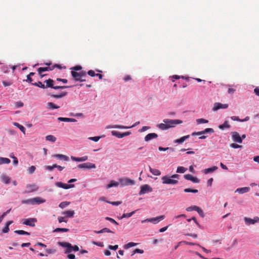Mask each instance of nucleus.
<instances>
[{
    "mask_svg": "<svg viewBox=\"0 0 259 259\" xmlns=\"http://www.w3.org/2000/svg\"><path fill=\"white\" fill-rule=\"evenodd\" d=\"M71 75L73 79L75 81H85V79L83 78L86 76L85 71H82L77 72L74 71H71Z\"/></svg>",
    "mask_w": 259,
    "mask_h": 259,
    "instance_id": "f257e3e1",
    "label": "nucleus"
},
{
    "mask_svg": "<svg viewBox=\"0 0 259 259\" xmlns=\"http://www.w3.org/2000/svg\"><path fill=\"white\" fill-rule=\"evenodd\" d=\"M76 118H65V117H59L58 120L61 121L65 122H76L77 120L83 118V114H72Z\"/></svg>",
    "mask_w": 259,
    "mask_h": 259,
    "instance_id": "f03ea898",
    "label": "nucleus"
},
{
    "mask_svg": "<svg viewBox=\"0 0 259 259\" xmlns=\"http://www.w3.org/2000/svg\"><path fill=\"white\" fill-rule=\"evenodd\" d=\"M163 122L166 123L169 128L175 127L177 124L183 123V121L180 119H165L163 120Z\"/></svg>",
    "mask_w": 259,
    "mask_h": 259,
    "instance_id": "7ed1b4c3",
    "label": "nucleus"
},
{
    "mask_svg": "<svg viewBox=\"0 0 259 259\" xmlns=\"http://www.w3.org/2000/svg\"><path fill=\"white\" fill-rule=\"evenodd\" d=\"M162 183L163 184L176 185L178 183V181L172 179L169 176H165L161 178Z\"/></svg>",
    "mask_w": 259,
    "mask_h": 259,
    "instance_id": "20e7f679",
    "label": "nucleus"
},
{
    "mask_svg": "<svg viewBox=\"0 0 259 259\" xmlns=\"http://www.w3.org/2000/svg\"><path fill=\"white\" fill-rule=\"evenodd\" d=\"M58 244L66 248L65 253H69L72 251L73 246L71 244L66 242H58Z\"/></svg>",
    "mask_w": 259,
    "mask_h": 259,
    "instance_id": "39448f33",
    "label": "nucleus"
},
{
    "mask_svg": "<svg viewBox=\"0 0 259 259\" xmlns=\"http://www.w3.org/2000/svg\"><path fill=\"white\" fill-rule=\"evenodd\" d=\"M135 181L128 178H123L119 180V184L122 187L133 185L135 184Z\"/></svg>",
    "mask_w": 259,
    "mask_h": 259,
    "instance_id": "423d86ee",
    "label": "nucleus"
},
{
    "mask_svg": "<svg viewBox=\"0 0 259 259\" xmlns=\"http://www.w3.org/2000/svg\"><path fill=\"white\" fill-rule=\"evenodd\" d=\"M77 168L79 169H92L96 168V166L94 163L87 162L78 164Z\"/></svg>",
    "mask_w": 259,
    "mask_h": 259,
    "instance_id": "0eeeda50",
    "label": "nucleus"
},
{
    "mask_svg": "<svg viewBox=\"0 0 259 259\" xmlns=\"http://www.w3.org/2000/svg\"><path fill=\"white\" fill-rule=\"evenodd\" d=\"M56 67L60 68L59 65L56 64L55 65L53 66L52 67H39L38 68L37 71H38V73L40 75V77L42 78V77H44L45 75V74H41V73L43 72L49 71V70H52Z\"/></svg>",
    "mask_w": 259,
    "mask_h": 259,
    "instance_id": "6e6552de",
    "label": "nucleus"
},
{
    "mask_svg": "<svg viewBox=\"0 0 259 259\" xmlns=\"http://www.w3.org/2000/svg\"><path fill=\"white\" fill-rule=\"evenodd\" d=\"M140 124V121L136 122L135 123H134L133 125L130 126H125L123 125H109L107 126V128H122V129H127L132 128L134 127H135L137 125Z\"/></svg>",
    "mask_w": 259,
    "mask_h": 259,
    "instance_id": "1a4fd4ad",
    "label": "nucleus"
},
{
    "mask_svg": "<svg viewBox=\"0 0 259 259\" xmlns=\"http://www.w3.org/2000/svg\"><path fill=\"white\" fill-rule=\"evenodd\" d=\"M36 222L37 220L35 218H29L22 220L23 224L30 227H34L35 223Z\"/></svg>",
    "mask_w": 259,
    "mask_h": 259,
    "instance_id": "9d476101",
    "label": "nucleus"
},
{
    "mask_svg": "<svg viewBox=\"0 0 259 259\" xmlns=\"http://www.w3.org/2000/svg\"><path fill=\"white\" fill-rule=\"evenodd\" d=\"M152 190V188L149 185L145 184L141 187V190L140 191L139 194L141 195L148 192H151Z\"/></svg>",
    "mask_w": 259,
    "mask_h": 259,
    "instance_id": "9b49d317",
    "label": "nucleus"
},
{
    "mask_svg": "<svg viewBox=\"0 0 259 259\" xmlns=\"http://www.w3.org/2000/svg\"><path fill=\"white\" fill-rule=\"evenodd\" d=\"M112 135L118 138H122L124 137L130 135L131 133L130 132H127L123 133H120L119 132L115 131H112L111 132Z\"/></svg>",
    "mask_w": 259,
    "mask_h": 259,
    "instance_id": "f8f14e48",
    "label": "nucleus"
},
{
    "mask_svg": "<svg viewBox=\"0 0 259 259\" xmlns=\"http://www.w3.org/2000/svg\"><path fill=\"white\" fill-rule=\"evenodd\" d=\"M244 220L246 224L248 225L254 224L255 223L259 222V218L257 217H255L253 219L245 217Z\"/></svg>",
    "mask_w": 259,
    "mask_h": 259,
    "instance_id": "ddd939ff",
    "label": "nucleus"
},
{
    "mask_svg": "<svg viewBox=\"0 0 259 259\" xmlns=\"http://www.w3.org/2000/svg\"><path fill=\"white\" fill-rule=\"evenodd\" d=\"M56 186L58 187L63 188L64 189H68L69 188H72L74 187V184H64L62 182H57L56 183Z\"/></svg>",
    "mask_w": 259,
    "mask_h": 259,
    "instance_id": "4468645a",
    "label": "nucleus"
},
{
    "mask_svg": "<svg viewBox=\"0 0 259 259\" xmlns=\"http://www.w3.org/2000/svg\"><path fill=\"white\" fill-rule=\"evenodd\" d=\"M232 136L233 140L237 143H242V138H241L240 135L236 132H234L232 133Z\"/></svg>",
    "mask_w": 259,
    "mask_h": 259,
    "instance_id": "2eb2a0df",
    "label": "nucleus"
},
{
    "mask_svg": "<svg viewBox=\"0 0 259 259\" xmlns=\"http://www.w3.org/2000/svg\"><path fill=\"white\" fill-rule=\"evenodd\" d=\"M26 188L28 190L26 191V193H29L34 191H36L38 189V187L34 184H28L26 186Z\"/></svg>",
    "mask_w": 259,
    "mask_h": 259,
    "instance_id": "dca6fc26",
    "label": "nucleus"
},
{
    "mask_svg": "<svg viewBox=\"0 0 259 259\" xmlns=\"http://www.w3.org/2000/svg\"><path fill=\"white\" fill-rule=\"evenodd\" d=\"M184 178L187 180L191 181L194 183H198L200 182V180L196 177H194L190 174H186L184 176Z\"/></svg>",
    "mask_w": 259,
    "mask_h": 259,
    "instance_id": "f3484780",
    "label": "nucleus"
},
{
    "mask_svg": "<svg viewBox=\"0 0 259 259\" xmlns=\"http://www.w3.org/2000/svg\"><path fill=\"white\" fill-rule=\"evenodd\" d=\"M228 107V105L227 104H222L220 103H215L214 104L213 107V111H215L220 109H225L227 108Z\"/></svg>",
    "mask_w": 259,
    "mask_h": 259,
    "instance_id": "a211bd4d",
    "label": "nucleus"
},
{
    "mask_svg": "<svg viewBox=\"0 0 259 259\" xmlns=\"http://www.w3.org/2000/svg\"><path fill=\"white\" fill-rule=\"evenodd\" d=\"M165 218L164 215H161L156 218H148L149 222L152 223L154 224L158 223L159 221L163 220Z\"/></svg>",
    "mask_w": 259,
    "mask_h": 259,
    "instance_id": "6ab92c4d",
    "label": "nucleus"
},
{
    "mask_svg": "<svg viewBox=\"0 0 259 259\" xmlns=\"http://www.w3.org/2000/svg\"><path fill=\"white\" fill-rule=\"evenodd\" d=\"M158 137V135L156 133H150L147 135L145 138L144 140L146 142H148L153 139H156Z\"/></svg>",
    "mask_w": 259,
    "mask_h": 259,
    "instance_id": "aec40b11",
    "label": "nucleus"
},
{
    "mask_svg": "<svg viewBox=\"0 0 259 259\" xmlns=\"http://www.w3.org/2000/svg\"><path fill=\"white\" fill-rule=\"evenodd\" d=\"M33 205L39 204L44 203L46 200L41 198L39 197H36L32 198Z\"/></svg>",
    "mask_w": 259,
    "mask_h": 259,
    "instance_id": "412c9836",
    "label": "nucleus"
},
{
    "mask_svg": "<svg viewBox=\"0 0 259 259\" xmlns=\"http://www.w3.org/2000/svg\"><path fill=\"white\" fill-rule=\"evenodd\" d=\"M71 158L72 160L75 161L82 162V161H86L88 159V157L87 156H83L81 157H75L72 156L71 157Z\"/></svg>",
    "mask_w": 259,
    "mask_h": 259,
    "instance_id": "4be33fe9",
    "label": "nucleus"
},
{
    "mask_svg": "<svg viewBox=\"0 0 259 259\" xmlns=\"http://www.w3.org/2000/svg\"><path fill=\"white\" fill-rule=\"evenodd\" d=\"M1 181L6 184H8L10 183V178L4 174L1 176Z\"/></svg>",
    "mask_w": 259,
    "mask_h": 259,
    "instance_id": "5701e85b",
    "label": "nucleus"
},
{
    "mask_svg": "<svg viewBox=\"0 0 259 259\" xmlns=\"http://www.w3.org/2000/svg\"><path fill=\"white\" fill-rule=\"evenodd\" d=\"M250 190V188L245 187L242 188H239L237 189L236 190V192H238L240 194H243L246 192H248Z\"/></svg>",
    "mask_w": 259,
    "mask_h": 259,
    "instance_id": "b1692460",
    "label": "nucleus"
},
{
    "mask_svg": "<svg viewBox=\"0 0 259 259\" xmlns=\"http://www.w3.org/2000/svg\"><path fill=\"white\" fill-rule=\"evenodd\" d=\"M53 156L64 161H68L69 160V157L63 154H57L54 155Z\"/></svg>",
    "mask_w": 259,
    "mask_h": 259,
    "instance_id": "393cba45",
    "label": "nucleus"
},
{
    "mask_svg": "<svg viewBox=\"0 0 259 259\" xmlns=\"http://www.w3.org/2000/svg\"><path fill=\"white\" fill-rule=\"evenodd\" d=\"M218 167L217 166H212L211 167L206 168V169H204L203 170V172L205 174H207L208 173L213 172V171H214L215 170L218 169Z\"/></svg>",
    "mask_w": 259,
    "mask_h": 259,
    "instance_id": "a878e982",
    "label": "nucleus"
},
{
    "mask_svg": "<svg viewBox=\"0 0 259 259\" xmlns=\"http://www.w3.org/2000/svg\"><path fill=\"white\" fill-rule=\"evenodd\" d=\"M189 137H190L189 135L185 136L184 137H181L180 139L175 140L174 141V143L181 144V143H183L186 140L189 138Z\"/></svg>",
    "mask_w": 259,
    "mask_h": 259,
    "instance_id": "bb28decb",
    "label": "nucleus"
},
{
    "mask_svg": "<svg viewBox=\"0 0 259 259\" xmlns=\"http://www.w3.org/2000/svg\"><path fill=\"white\" fill-rule=\"evenodd\" d=\"M13 223V221H8L6 224L5 227L3 228L2 230V232L3 233H7L9 232L10 229H9V226Z\"/></svg>",
    "mask_w": 259,
    "mask_h": 259,
    "instance_id": "cd10ccee",
    "label": "nucleus"
},
{
    "mask_svg": "<svg viewBox=\"0 0 259 259\" xmlns=\"http://www.w3.org/2000/svg\"><path fill=\"white\" fill-rule=\"evenodd\" d=\"M214 132V131L212 128H206L203 131H200L201 135L206 134H211Z\"/></svg>",
    "mask_w": 259,
    "mask_h": 259,
    "instance_id": "c85d7f7f",
    "label": "nucleus"
},
{
    "mask_svg": "<svg viewBox=\"0 0 259 259\" xmlns=\"http://www.w3.org/2000/svg\"><path fill=\"white\" fill-rule=\"evenodd\" d=\"M230 127V125H229L228 121L226 120L224 123L222 124H220L219 126V128L221 130H224L225 128H229Z\"/></svg>",
    "mask_w": 259,
    "mask_h": 259,
    "instance_id": "c756f323",
    "label": "nucleus"
},
{
    "mask_svg": "<svg viewBox=\"0 0 259 259\" xmlns=\"http://www.w3.org/2000/svg\"><path fill=\"white\" fill-rule=\"evenodd\" d=\"M45 82H46V85H45L46 88H53V87L54 86V81L53 79H49L48 80H46L45 81Z\"/></svg>",
    "mask_w": 259,
    "mask_h": 259,
    "instance_id": "7c9ffc66",
    "label": "nucleus"
},
{
    "mask_svg": "<svg viewBox=\"0 0 259 259\" xmlns=\"http://www.w3.org/2000/svg\"><path fill=\"white\" fill-rule=\"evenodd\" d=\"M94 232L95 233H97V234H101V233H105V232L114 233V232L113 231H112L109 229L107 228H103L100 231H95Z\"/></svg>",
    "mask_w": 259,
    "mask_h": 259,
    "instance_id": "2f4dec72",
    "label": "nucleus"
},
{
    "mask_svg": "<svg viewBox=\"0 0 259 259\" xmlns=\"http://www.w3.org/2000/svg\"><path fill=\"white\" fill-rule=\"evenodd\" d=\"M150 171L154 176H160L161 175V172L157 169H153L150 166H149Z\"/></svg>",
    "mask_w": 259,
    "mask_h": 259,
    "instance_id": "473e14b6",
    "label": "nucleus"
},
{
    "mask_svg": "<svg viewBox=\"0 0 259 259\" xmlns=\"http://www.w3.org/2000/svg\"><path fill=\"white\" fill-rule=\"evenodd\" d=\"M63 214H65L67 217L72 218L74 214V211L73 210H67L62 212Z\"/></svg>",
    "mask_w": 259,
    "mask_h": 259,
    "instance_id": "72a5a7b5",
    "label": "nucleus"
},
{
    "mask_svg": "<svg viewBox=\"0 0 259 259\" xmlns=\"http://www.w3.org/2000/svg\"><path fill=\"white\" fill-rule=\"evenodd\" d=\"M157 126L161 130H166L169 128V126H167L165 123L158 124Z\"/></svg>",
    "mask_w": 259,
    "mask_h": 259,
    "instance_id": "f704fd0d",
    "label": "nucleus"
},
{
    "mask_svg": "<svg viewBox=\"0 0 259 259\" xmlns=\"http://www.w3.org/2000/svg\"><path fill=\"white\" fill-rule=\"evenodd\" d=\"M11 160L8 158H4L0 157V165L2 164H9Z\"/></svg>",
    "mask_w": 259,
    "mask_h": 259,
    "instance_id": "c9c22d12",
    "label": "nucleus"
},
{
    "mask_svg": "<svg viewBox=\"0 0 259 259\" xmlns=\"http://www.w3.org/2000/svg\"><path fill=\"white\" fill-rule=\"evenodd\" d=\"M67 94V92H62L60 94H58V95H53V94L51 95V96L54 97L55 98L59 99V98H62V97L65 96Z\"/></svg>",
    "mask_w": 259,
    "mask_h": 259,
    "instance_id": "e433bc0d",
    "label": "nucleus"
},
{
    "mask_svg": "<svg viewBox=\"0 0 259 259\" xmlns=\"http://www.w3.org/2000/svg\"><path fill=\"white\" fill-rule=\"evenodd\" d=\"M231 119L233 120H236V121H238L243 122V121H248L249 119V117L248 116H246L245 118H244L243 119H240L237 116H232V117H231Z\"/></svg>",
    "mask_w": 259,
    "mask_h": 259,
    "instance_id": "4c0bfd02",
    "label": "nucleus"
},
{
    "mask_svg": "<svg viewBox=\"0 0 259 259\" xmlns=\"http://www.w3.org/2000/svg\"><path fill=\"white\" fill-rule=\"evenodd\" d=\"M13 125L18 127L24 134H25V128L23 126L17 122H14Z\"/></svg>",
    "mask_w": 259,
    "mask_h": 259,
    "instance_id": "58836bf2",
    "label": "nucleus"
},
{
    "mask_svg": "<svg viewBox=\"0 0 259 259\" xmlns=\"http://www.w3.org/2000/svg\"><path fill=\"white\" fill-rule=\"evenodd\" d=\"M105 135H102L101 136H97V137H89L88 139L90 140L94 141L95 142H98L101 138L105 137Z\"/></svg>",
    "mask_w": 259,
    "mask_h": 259,
    "instance_id": "ea45409f",
    "label": "nucleus"
},
{
    "mask_svg": "<svg viewBox=\"0 0 259 259\" xmlns=\"http://www.w3.org/2000/svg\"><path fill=\"white\" fill-rule=\"evenodd\" d=\"M46 140L47 141H51L52 142H55L57 139L53 135H48L46 137Z\"/></svg>",
    "mask_w": 259,
    "mask_h": 259,
    "instance_id": "a19ab883",
    "label": "nucleus"
},
{
    "mask_svg": "<svg viewBox=\"0 0 259 259\" xmlns=\"http://www.w3.org/2000/svg\"><path fill=\"white\" fill-rule=\"evenodd\" d=\"M119 182H116L113 181H111V182L107 186V188H110L112 187H117L119 185Z\"/></svg>",
    "mask_w": 259,
    "mask_h": 259,
    "instance_id": "79ce46f5",
    "label": "nucleus"
},
{
    "mask_svg": "<svg viewBox=\"0 0 259 259\" xmlns=\"http://www.w3.org/2000/svg\"><path fill=\"white\" fill-rule=\"evenodd\" d=\"M69 231V229L67 228H57L53 230V232H67Z\"/></svg>",
    "mask_w": 259,
    "mask_h": 259,
    "instance_id": "37998d69",
    "label": "nucleus"
},
{
    "mask_svg": "<svg viewBox=\"0 0 259 259\" xmlns=\"http://www.w3.org/2000/svg\"><path fill=\"white\" fill-rule=\"evenodd\" d=\"M14 233L19 235H30V233L23 230H16L14 231Z\"/></svg>",
    "mask_w": 259,
    "mask_h": 259,
    "instance_id": "c03bdc74",
    "label": "nucleus"
},
{
    "mask_svg": "<svg viewBox=\"0 0 259 259\" xmlns=\"http://www.w3.org/2000/svg\"><path fill=\"white\" fill-rule=\"evenodd\" d=\"M158 150L160 151H165L166 150H169L171 152H173L175 151L174 149L172 148H169V147L163 148L162 147H159Z\"/></svg>",
    "mask_w": 259,
    "mask_h": 259,
    "instance_id": "a18cd8bd",
    "label": "nucleus"
},
{
    "mask_svg": "<svg viewBox=\"0 0 259 259\" xmlns=\"http://www.w3.org/2000/svg\"><path fill=\"white\" fill-rule=\"evenodd\" d=\"M187 169L183 166H179L177 169V172L178 173H184Z\"/></svg>",
    "mask_w": 259,
    "mask_h": 259,
    "instance_id": "49530a36",
    "label": "nucleus"
},
{
    "mask_svg": "<svg viewBox=\"0 0 259 259\" xmlns=\"http://www.w3.org/2000/svg\"><path fill=\"white\" fill-rule=\"evenodd\" d=\"M135 213V211H133L130 213H123L121 217V219L125 218H130L132 217Z\"/></svg>",
    "mask_w": 259,
    "mask_h": 259,
    "instance_id": "de8ad7c7",
    "label": "nucleus"
},
{
    "mask_svg": "<svg viewBox=\"0 0 259 259\" xmlns=\"http://www.w3.org/2000/svg\"><path fill=\"white\" fill-rule=\"evenodd\" d=\"M137 245V243L134 242H129L127 244H126L124 245V248L125 249H128L130 247L135 246Z\"/></svg>",
    "mask_w": 259,
    "mask_h": 259,
    "instance_id": "09e8293b",
    "label": "nucleus"
},
{
    "mask_svg": "<svg viewBox=\"0 0 259 259\" xmlns=\"http://www.w3.org/2000/svg\"><path fill=\"white\" fill-rule=\"evenodd\" d=\"M32 84L33 85H35V86L38 87L42 89L46 88L45 85L40 81H38L37 82H35V83H32Z\"/></svg>",
    "mask_w": 259,
    "mask_h": 259,
    "instance_id": "8fccbe9b",
    "label": "nucleus"
},
{
    "mask_svg": "<svg viewBox=\"0 0 259 259\" xmlns=\"http://www.w3.org/2000/svg\"><path fill=\"white\" fill-rule=\"evenodd\" d=\"M196 122L197 124L207 123L208 122V120L203 118H199L196 119Z\"/></svg>",
    "mask_w": 259,
    "mask_h": 259,
    "instance_id": "3c124183",
    "label": "nucleus"
},
{
    "mask_svg": "<svg viewBox=\"0 0 259 259\" xmlns=\"http://www.w3.org/2000/svg\"><path fill=\"white\" fill-rule=\"evenodd\" d=\"M47 106L50 109H57L59 108L58 106H57L52 102H49L47 104Z\"/></svg>",
    "mask_w": 259,
    "mask_h": 259,
    "instance_id": "603ef678",
    "label": "nucleus"
},
{
    "mask_svg": "<svg viewBox=\"0 0 259 259\" xmlns=\"http://www.w3.org/2000/svg\"><path fill=\"white\" fill-rule=\"evenodd\" d=\"M196 211L198 212V213L201 217H204L205 215L203 212V211L199 207L197 206V208L196 209Z\"/></svg>",
    "mask_w": 259,
    "mask_h": 259,
    "instance_id": "864d4df0",
    "label": "nucleus"
},
{
    "mask_svg": "<svg viewBox=\"0 0 259 259\" xmlns=\"http://www.w3.org/2000/svg\"><path fill=\"white\" fill-rule=\"evenodd\" d=\"M70 202L63 201L60 203L59 207L61 208H64L70 204Z\"/></svg>",
    "mask_w": 259,
    "mask_h": 259,
    "instance_id": "5fc2aeb1",
    "label": "nucleus"
},
{
    "mask_svg": "<svg viewBox=\"0 0 259 259\" xmlns=\"http://www.w3.org/2000/svg\"><path fill=\"white\" fill-rule=\"evenodd\" d=\"M46 251L48 254H55L57 252V250L54 248H48Z\"/></svg>",
    "mask_w": 259,
    "mask_h": 259,
    "instance_id": "6e6d98bb",
    "label": "nucleus"
},
{
    "mask_svg": "<svg viewBox=\"0 0 259 259\" xmlns=\"http://www.w3.org/2000/svg\"><path fill=\"white\" fill-rule=\"evenodd\" d=\"M32 201V198H30L26 200H22L21 202L23 204H30L31 205H33Z\"/></svg>",
    "mask_w": 259,
    "mask_h": 259,
    "instance_id": "4d7b16f0",
    "label": "nucleus"
},
{
    "mask_svg": "<svg viewBox=\"0 0 259 259\" xmlns=\"http://www.w3.org/2000/svg\"><path fill=\"white\" fill-rule=\"evenodd\" d=\"M184 192L188 193V192H192L194 193H196L198 192V190L196 189H192L190 188H186L184 189Z\"/></svg>",
    "mask_w": 259,
    "mask_h": 259,
    "instance_id": "13d9d810",
    "label": "nucleus"
},
{
    "mask_svg": "<svg viewBox=\"0 0 259 259\" xmlns=\"http://www.w3.org/2000/svg\"><path fill=\"white\" fill-rule=\"evenodd\" d=\"M36 168L34 166H31L30 167H29L28 169V172L29 174H32L35 170Z\"/></svg>",
    "mask_w": 259,
    "mask_h": 259,
    "instance_id": "bf43d9fd",
    "label": "nucleus"
},
{
    "mask_svg": "<svg viewBox=\"0 0 259 259\" xmlns=\"http://www.w3.org/2000/svg\"><path fill=\"white\" fill-rule=\"evenodd\" d=\"M197 208V206L194 205V206H191L187 207L186 208V210L188 211H192V210H195L196 211Z\"/></svg>",
    "mask_w": 259,
    "mask_h": 259,
    "instance_id": "052dcab7",
    "label": "nucleus"
},
{
    "mask_svg": "<svg viewBox=\"0 0 259 259\" xmlns=\"http://www.w3.org/2000/svg\"><path fill=\"white\" fill-rule=\"evenodd\" d=\"M105 220H107V221H109V222H110L111 223L115 224V225H118V223L115 221L113 219H112L111 218H109V217H106L105 218Z\"/></svg>",
    "mask_w": 259,
    "mask_h": 259,
    "instance_id": "680f3d73",
    "label": "nucleus"
},
{
    "mask_svg": "<svg viewBox=\"0 0 259 259\" xmlns=\"http://www.w3.org/2000/svg\"><path fill=\"white\" fill-rule=\"evenodd\" d=\"M144 252V250L142 249H140L139 248L136 249L134 251L133 253L132 254V256L134 255L135 253H143Z\"/></svg>",
    "mask_w": 259,
    "mask_h": 259,
    "instance_id": "e2e57ef3",
    "label": "nucleus"
},
{
    "mask_svg": "<svg viewBox=\"0 0 259 259\" xmlns=\"http://www.w3.org/2000/svg\"><path fill=\"white\" fill-rule=\"evenodd\" d=\"M230 147L233 148H234V149H237V148H242V146L241 145H238L237 144H235V143H232V144H230Z\"/></svg>",
    "mask_w": 259,
    "mask_h": 259,
    "instance_id": "0e129e2a",
    "label": "nucleus"
},
{
    "mask_svg": "<svg viewBox=\"0 0 259 259\" xmlns=\"http://www.w3.org/2000/svg\"><path fill=\"white\" fill-rule=\"evenodd\" d=\"M69 86H59V85H56L54 86L53 88L54 89L57 90V89H66L69 88Z\"/></svg>",
    "mask_w": 259,
    "mask_h": 259,
    "instance_id": "69168bd1",
    "label": "nucleus"
},
{
    "mask_svg": "<svg viewBox=\"0 0 259 259\" xmlns=\"http://www.w3.org/2000/svg\"><path fill=\"white\" fill-rule=\"evenodd\" d=\"M118 248V245H114V246H112V245H109L108 246V249H109L110 250H116Z\"/></svg>",
    "mask_w": 259,
    "mask_h": 259,
    "instance_id": "338daca9",
    "label": "nucleus"
},
{
    "mask_svg": "<svg viewBox=\"0 0 259 259\" xmlns=\"http://www.w3.org/2000/svg\"><path fill=\"white\" fill-rule=\"evenodd\" d=\"M23 103L21 102V101H19V102H17L16 103H15V106L17 108H20V107H21L23 106Z\"/></svg>",
    "mask_w": 259,
    "mask_h": 259,
    "instance_id": "774afa93",
    "label": "nucleus"
}]
</instances>
